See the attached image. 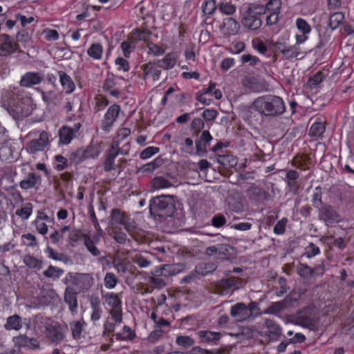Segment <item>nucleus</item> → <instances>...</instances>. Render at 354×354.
<instances>
[{
	"label": "nucleus",
	"mask_w": 354,
	"mask_h": 354,
	"mask_svg": "<svg viewBox=\"0 0 354 354\" xmlns=\"http://www.w3.org/2000/svg\"><path fill=\"white\" fill-rule=\"evenodd\" d=\"M254 111L265 116H277L285 112L283 100L274 95H264L256 98L252 103Z\"/></svg>",
	"instance_id": "obj_1"
},
{
	"label": "nucleus",
	"mask_w": 354,
	"mask_h": 354,
	"mask_svg": "<svg viewBox=\"0 0 354 354\" xmlns=\"http://www.w3.org/2000/svg\"><path fill=\"white\" fill-rule=\"evenodd\" d=\"M149 206L151 215L161 218L171 217L176 210L174 198L169 195L152 198L149 201Z\"/></svg>",
	"instance_id": "obj_2"
},
{
	"label": "nucleus",
	"mask_w": 354,
	"mask_h": 354,
	"mask_svg": "<svg viewBox=\"0 0 354 354\" xmlns=\"http://www.w3.org/2000/svg\"><path fill=\"white\" fill-rule=\"evenodd\" d=\"M261 314L262 312L259 307L258 303L256 301H251L248 305L239 302L230 308V315L239 322L249 320Z\"/></svg>",
	"instance_id": "obj_3"
},
{
	"label": "nucleus",
	"mask_w": 354,
	"mask_h": 354,
	"mask_svg": "<svg viewBox=\"0 0 354 354\" xmlns=\"http://www.w3.org/2000/svg\"><path fill=\"white\" fill-rule=\"evenodd\" d=\"M262 8H258L256 4L250 5L243 12L241 23L243 26L250 30H257L263 24L264 15L261 12Z\"/></svg>",
	"instance_id": "obj_4"
},
{
	"label": "nucleus",
	"mask_w": 354,
	"mask_h": 354,
	"mask_svg": "<svg viewBox=\"0 0 354 354\" xmlns=\"http://www.w3.org/2000/svg\"><path fill=\"white\" fill-rule=\"evenodd\" d=\"M258 8H262L261 12L265 17L266 25L270 26L275 24L281 12V0H269L265 5L256 4Z\"/></svg>",
	"instance_id": "obj_5"
},
{
	"label": "nucleus",
	"mask_w": 354,
	"mask_h": 354,
	"mask_svg": "<svg viewBox=\"0 0 354 354\" xmlns=\"http://www.w3.org/2000/svg\"><path fill=\"white\" fill-rule=\"evenodd\" d=\"M67 331L68 326L66 324L62 325L55 322L46 324L44 333L51 343L59 344L65 339Z\"/></svg>",
	"instance_id": "obj_6"
},
{
	"label": "nucleus",
	"mask_w": 354,
	"mask_h": 354,
	"mask_svg": "<svg viewBox=\"0 0 354 354\" xmlns=\"http://www.w3.org/2000/svg\"><path fill=\"white\" fill-rule=\"evenodd\" d=\"M121 111L120 106L117 103L111 104L104 113L100 122V129L109 133L118 120Z\"/></svg>",
	"instance_id": "obj_7"
},
{
	"label": "nucleus",
	"mask_w": 354,
	"mask_h": 354,
	"mask_svg": "<svg viewBox=\"0 0 354 354\" xmlns=\"http://www.w3.org/2000/svg\"><path fill=\"white\" fill-rule=\"evenodd\" d=\"M315 313L314 308H305L295 315L294 320L291 322L296 325L314 329L317 326V317Z\"/></svg>",
	"instance_id": "obj_8"
},
{
	"label": "nucleus",
	"mask_w": 354,
	"mask_h": 354,
	"mask_svg": "<svg viewBox=\"0 0 354 354\" xmlns=\"http://www.w3.org/2000/svg\"><path fill=\"white\" fill-rule=\"evenodd\" d=\"M106 304L111 307L110 314L115 324L122 322V301L118 295L113 292H109L103 295Z\"/></svg>",
	"instance_id": "obj_9"
},
{
	"label": "nucleus",
	"mask_w": 354,
	"mask_h": 354,
	"mask_svg": "<svg viewBox=\"0 0 354 354\" xmlns=\"http://www.w3.org/2000/svg\"><path fill=\"white\" fill-rule=\"evenodd\" d=\"M99 151L92 147L86 149L79 148L70 154L69 159L72 163L78 165L88 158H95L99 156Z\"/></svg>",
	"instance_id": "obj_10"
},
{
	"label": "nucleus",
	"mask_w": 354,
	"mask_h": 354,
	"mask_svg": "<svg viewBox=\"0 0 354 354\" xmlns=\"http://www.w3.org/2000/svg\"><path fill=\"white\" fill-rule=\"evenodd\" d=\"M82 127L80 122L74 124L73 127L64 125L58 131L59 143L64 145H69Z\"/></svg>",
	"instance_id": "obj_11"
},
{
	"label": "nucleus",
	"mask_w": 354,
	"mask_h": 354,
	"mask_svg": "<svg viewBox=\"0 0 354 354\" xmlns=\"http://www.w3.org/2000/svg\"><path fill=\"white\" fill-rule=\"evenodd\" d=\"M263 327L266 331L259 333L261 337H266L268 341H277L281 336V328L278 324L271 319H266Z\"/></svg>",
	"instance_id": "obj_12"
},
{
	"label": "nucleus",
	"mask_w": 354,
	"mask_h": 354,
	"mask_svg": "<svg viewBox=\"0 0 354 354\" xmlns=\"http://www.w3.org/2000/svg\"><path fill=\"white\" fill-rule=\"evenodd\" d=\"M241 280L239 278L231 277L222 279L216 282V292L221 295H226L239 288Z\"/></svg>",
	"instance_id": "obj_13"
},
{
	"label": "nucleus",
	"mask_w": 354,
	"mask_h": 354,
	"mask_svg": "<svg viewBox=\"0 0 354 354\" xmlns=\"http://www.w3.org/2000/svg\"><path fill=\"white\" fill-rule=\"evenodd\" d=\"M30 104V98H21L19 99L17 97V99H10L8 101L7 105L8 108L11 109L13 112H15L18 115H28L31 111L29 107H26L27 105Z\"/></svg>",
	"instance_id": "obj_14"
},
{
	"label": "nucleus",
	"mask_w": 354,
	"mask_h": 354,
	"mask_svg": "<svg viewBox=\"0 0 354 354\" xmlns=\"http://www.w3.org/2000/svg\"><path fill=\"white\" fill-rule=\"evenodd\" d=\"M120 153V148L118 143L115 145H112L111 148L106 152L104 161V171L110 172L115 169L116 165L115 160Z\"/></svg>",
	"instance_id": "obj_15"
},
{
	"label": "nucleus",
	"mask_w": 354,
	"mask_h": 354,
	"mask_svg": "<svg viewBox=\"0 0 354 354\" xmlns=\"http://www.w3.org/2000/svg\"><path fill=\"white\" fill-rule=\"evenodd\" d=\"M17 44L8 35H0V56L7 57L17 50Z\"/></svg>",
	"instance_id": "obj_16"
},
{
	"label": "nucleus",
	"mask_w": 354,
	"mask_h": 354,
	"mask_svg": "<svg viewBox=\"0 0 354 354\" xmlns=\"http://www.w3.org/2000/svg\"><path fill=\"white\" fill-rule=\"evenodd\" d=\"M247 194L249 199L257 204H263L270 197L267 191L258 186H251L248 189Z\"/></svg>",
	"instance_id": "obj_17"
},
{
	"label": "nucleus",
	"mask_w": 354,
	"mask_h": 354,
	"mask_svg": "<svg viewBox=\"0 0 354 354\" xmlns=\"http://www.w3.org/2000/svg\"><path fill=\"white\" fill-rule=\"evenodd\" d=\"M48 139L47 133L45 131H42L40 133L39 138L38 139H34L30 141L28 143H27V151L31 153H35L38 151H42L45 149L48 144Z\"/></svg>",
	"instance_id": "obj_18"
},
{
	"label": "nucleus",
	"mask_w": 354,
	"mask_h": 354,
	"mask_svg": "<svg viewBox=\"0 0 354 354\" xmlns=\"http://www.w3.org/2000/svg\"><path fill=\"white\" fill-rule=\"evenodd\" d=\"M296 26L301 33V35L297 34L295 35L296 44H301L308 39V35L311 32L312 28L310 24L303 18L297 19Z\"/></svg>",
	"instance_id": "obj_19"
},
{
	"label": "nucleus",
	"mask_w": 354,
	"mask_h": 354,
	"mask_svg": "<svg viewBox=\"0 0 354 354\" xmlns=\"http://www.w3.org/2000/svg\"><path fill=\"white\" fill-rule=\"evenodd\" d=\"M240 30L239 23L232 17L223 19L221 25V31L225 36H234Z\"/></svg>",
	"instance_id": "obj_20"
},
{
	"label": "nucleus",
	"mask_w": 354,
	"mask_h": 354,
	"mask_svg": "<svg viewBox=\"0 0 354 354\" xmlns=\"http://www.w3.org/2000/svg\"><path fill=\"white\" fill-rule=\"evenodd\" d=\"M12 342L16 346L19 348L27 347L32 350L40 348L39 342L36 338H29L26 335H19L14 337Z\"/></svg>",
	"instance_id": "obj_21"
},
{
	"label": "nucleus",
	"mask_w": 354,
	"mask_h": 354,
	"mask_svg": "<svg viewBox=\"0 0 354 354\" xmlns=\"http://www.w3.org/2000/svg\"><path fill=\"white\" fill-rule=\"evenodd\" d=\"M43 80V76L37 72H26L21 75L19 85L22 87L31 88L39 84Z\"/></svg>",
	"instance_id": "obj_22"
},
{
	"label": "nucleus",
	"mask_w": 354,
	"mask_h": 354,
	"mask_svg": "<svg viewBox=\"0 0 354 354\" xmlns=\"http://www.w3.org/2000/svg\"><path fill=\"white\" fill-rule=\"evenodd\" d=\"M212 139L213 138L209 131H203L199 139L195 142L197 153L201 154L205 153Z\"/></svg>",
	"instance_id": "obj_23"
},
{
	"label": "nucleus",
	"mask_w": 354,
	"mask_h": 354,
	"mask_svg": "<svg viewBox=\"0 0 354 354\" xmlns=\"http://www.w3.org/2000/svg\"><path fill=\"white\" fill-rule=\"evenodd\" d=\"M292 167H296L300 170H308L312 165L311 158L306 154H298L293 157L291 160Z\"/></svg>",
	"instance_id": "obj_24"
},
{
	"label": "nucleus",
	"mask_w": 354,
	"mask_h": 354,
	"mask_svg": "<svg viewBox=\"0 0 354 354\" xmlns=\"http://www.w3.org/2000/svg\"><path fill=\"white\" fill-rule=\"evenodd\" d=\"M59 82L66 94H71L75 90V84L73 79L65 71H57Z\"/></svg>",
	"instance_id": "obj_25"
},
{
	"label": "nucleus",
	"mask_w": 354,
	"mask_h": 354,
	"mask_svg": "<svg viewBox=\"0 0 354 354\" xmlns=\"http://www.w3.org/2000/svg\"><path fill=\"white\" fill-rule=\"evenodd\" d=\"M178 59V53L171 51L167 53L165 57L158 61L157 65L158 68L163 70H169L173 68L176 64Z\"/></svg>",
	"instance_id": "obj_26"
},
{
	"label": "nucleus",
	"mask_w": 354,
	"mask_h": 354,
	"mask_svg": "<svg viewBox=\"0 0 354 354\" xmlns=\"http://www.w3.org/2000/svg\"><path fill=\"white\" fill-rule=\"evenodd\" d=\"M299 177V173L293 169H290L286 174V182L290 192L297 194L299 189V184L297 180Z\"/></svg>",
	"instance_id": "obj_27"
},
{
	"label": "nucleus",
	"mask_w": 354,
	"mask_h": 354,
	"mask_svg": "<svg viewBox=\"0 0 354 354\" xmlns=\"http://www.w3.org/2000/svg\"><path fill=\"white\" fill-rule=\"evenodd\" d=\"M151 34V31L147 28H135L131 32L130 40L136 44L141 41L147 44L149 41Z\"/></svg>",
	"instance_id": "obj_28"
},
{
	"label": "nucleus",
	"mask_w": 354,
	"mask_h": 354,
	"mask_svg": "<svg viewBox=\"0 0 354 354\" xmlns=\"http://www.w3.org/2000/svg\"><path fill=\"white\" fill-rule=\"evenodd\" d=\"M41 176L34 172H30L28 174L26 179L22 180L19 186L22 189H30L35 187L41 183Z\"/></svg>",
	"instance_id": "obj_29"
},
{
	"label": "nucleus",
	"mask_w": 354,
	"mask_h": 354,
	"mask_svg": "<svg viewBox=\"0 0 354 354\" xmlns=\"http://www.w3.org/2000/svg\"><path fill=\"white\" fill-rule=\"evenodd\" d=\"M319 216L321 219L324 221H340L339 220H337L338 216L337 213L335 209L329 205H325L319 208Z\"/></svg>",
	"instance_id": "obj_30"
},
{
	"label": "nucleus",
	"mask_w": 354,
	"mask_h": 354,
	"mask_svg": "<svg viewBox=\"0 0 354 354\" xmlns=\"http://www.w3.org/2000/svg\"><path fill=\"white\" fill-rule=\"evenodd\" d=\"M64 301L68 305L69 309L74 313L77 308V292L71 287H67L64 292Z\"/></svg>",
	"instance_id": "obj_31"
},
{
	"label": "nucleus",
	"mask_w": 354,
	"mask_h": 354,
	"mask_svg": "<svg viewBox=\"0 0 354 354\" xmlns=\"http://www.w3.org/2000/svg\"><path fill=\"white\" fill-rule=\"evenodd\" d=\"M287 304L288 301L286 300L272 302L263 311L262 313L266 315H279L280 313L287 308Z\"/></svg>",
	"instance_id": "obj_32"
},
{
	"label": "nucleus",
	"mask_w": 354,
	"mask_h": 354,
	"mask_svg": "<svg viewBox=\"0 0 354 354\" xmlns=\"http://www.w3.org/2000/svg\"><path fill=\"white\" fill-rule=\"evenodd\" d=\"M4 328L8 330H19L22 328V319L18 315H13L6 319Z\"/></svg>",
	"instance_id": "obj_33"
},
{
	"label": "nucleus",
	"mask_w": 354,
	"mask_h": 354,
	"mask_svg": "<svg viewBox=\"0 0 354 354\" xmlns=\"http://www.w3.org/2000/svg\"><path fill=\"white\" fill-rule=\"evenodd\" d=\"M326 130L325 122L315 121L310 127L309 136L312 138H322Z\"/></svg>",
	"instance_id": "obj_34"
},
{
	"label": "nucleus",
	"mask_w": 354,
	"mask_h": 354,
	"mask_svg": "<svg viewBox=\"0 0 354 354\" xmlns=\"http://www.w3.org/2000/svg\"><path fill=\"white\" fill-rule=\"evenodd\" d=\"M103 46L100 43H94L87 49V55L94 60H100L102 58Z\"/></svg>",
	"instance_id": "obj_35"
},
{
	"label": "nucleus",
	"mask_w": 354,
	"mask_h": 354,
	"mask_svg": "<svg viewBox=\"0 0 354 354\" xmlns=\"http://www.w3.org/2000/svg\"><path fill=\"white\" fill-rule=\"evenodd\" d=\"M109 104V100L106 95L98 93L94 97V110L95 112L104 110Z\"/></svg>",
	"instance_id": "obj_36"
},
{
	"label": "nucleus",
	"mask_w": 354,
	"mask_h": 354,
	"mask_svg": "<svg viewBox=\"0 0 354 354\" xmlns=\"http://www.w3.org/2000/svg\"><path fill=\"white\" fill-rule=\"evenodd\" d=\"M324 76L322 71H318L311 77H310L306 83V88L311 91L317 89L324 80Z\"/></svg>",
	"instance_id": "obj_37"
},
{
	"label": "nucleus",
	"mask_w": 354,
	"mask_h": 354,
	"mask_svg": "<svg viewBox=\"0 0 354 354\" xmlns=\"http://www.w3.org/2000/svg\"><path fill=\"white\" fill-rule=\"evenodd\" d=\"M218 10L224 15H232L236 12V8L230 0H222L218 3Z\"/></svg>",
	"instance_id": "obj_38"
},
{
	"label": "nucleus",
	"mask_w": 354,
	"mask_h": 354,
	"mask_svg": "<svg viewBox=\"0 0 354 354\" xmlns=\"http://www.w3.org/2000/svg\"><path fill=\"white\" fill-rule=\"evenodd\" d=\"M218 254L225 259L233 258L235 256L234 248L227 244H219L218 245Z\"/></svg>",
	"instance_id": "obj_39"
},
{
	"label": "nucleus",
	"mask_w": 354,
	"mask_h": 354,
	"mask_svg": "<svg viewBox=\"0 0 354 354\" xmlns=\"http://www.w3.org/2000/svg\"><path fill=\"white\" fill-rule=\"evenodd\" d=\"M163 163V159L158 156L153 159L152 161L143 165L140 167V171L143 173H150L156 169L160 167Z\"/></svg>",
	"instance_id": "obj_40"
},
{
	"label": "nucleus",
	"mask_w": 354,
	"mask_h": 354,
	"mask_svg": "<svg viewBox=\"0 0 354 354\" xmlns=\"http://www.w3.org/2000/svg\"><path fill=\"white\" fill-rule=\"evenodd\" d=\"M151 186L153 189H160L171 187V183L163 176H156L151 180Z\"/></svg>",
	"instance_id": "obj_41"
},
{
	"label": "nucleus",
	"mask_w": 354,
	"mask_h": 354,
	"mask_svg": "<svg viewBox=\"0 0 354 354\" xmlns=\"http://www.w3.org/2000/svg\"><path fill=\"white\" fill-rule=\"evenodd\" d=\"M344 20V15L342 12H335L329 17L328 26L332 30L337 29Z\"/></svg>",
	"instance_id": "obj_42"
},
{
	"label": "nucleus",
	"mask_w": 354,
	"mask_h": 354,
	"mask_svg": "<svg viewBox=\"0 0 354 354\" xmlns=\"http://www.w3.org/2000/svg\"><path fill=\"white\" fill-rule=\"evenodd\" d=\"M202 11L205 15H212L216 8H218V4H216L215 0H205L201 6Z\"/></svg>",
	"instance_id": "obj_43"
},
{
	"label": "nucleus",
	"mask_w": 354,
	"mask_h": 354,
	"mask_svg": "<svg viewBox=\"0 0 354 354\" xmlns=\"http://www.w3.org/2000/svg\"><path fill=\"white\" fill-rule=\"evenodd\" d=\"M216 269V265L214 263H201L196 267V272L201 275H206Z\"/></svg>",
	"instance_id": "obj_44"
},
{
	"label": "nucleus",
	"mask_w": 354,
	"mask_h": 354,
	"mask_svg": "<svg viewBox=\"0 0 354 354\" xmlns=\"http://www.w3.org/2000/svg\"><path fill=\"white\" fill-rule=\"evenodd\" d=\"M199 337L206 342L218 341L221 338V333L209 330H201L198 333Z\"/></svg>",
	"instance_id": "obj_45"
},
{
	"label": "nucleus",
	"mask_w": 354,
	"mask_h": 354,
	"mask_svg": "<svg viewBox=\"0 0 354 354\" xmlns=\"http://www.w3.org/2000/svg\"><path fill=\"white\" fill-rule=\"evenodd\" d=\"M279 49L283 57L288 59L296 58L299 54V48L296 46H283Z\"/></svg>",
	"instance_id": "obj_46"
},
{
	"label": "nucleus",
	"mask_w": 354,
	"mask_h": 354,
	"mask_svg": "<svg viewBox=\"0 0 354 354\" xmlns=\"http://www.w3.org/2000/svg\"><path fill=\"white\" fill-rule=\"evenodd\" d=\"M129 216L127 213L119 208H114L111 211V221H129Z\"/></svg>",
	"instance_id": "obj_47"
},
{
	"label": "nucleus",
	"mask_w": 354,
	"mask_h": 354,
	"mask_svg": "<svg viewBox=\"0 0 354 354\" xmlns=\"http://www.w3.org/2000/svg\"><path fill=\"white\" fill-rule=\"evenodd\" d=\"M297 270L298 274L304 278L310 279L312 277H315V270H313L311 268L308 266L306 264L300 263L297 268Z\"/></svg>",
	"instance_id": "obj_48"
},
{
	"label": "nucleus",
	"mask_w": 354,
	"mask_h": 354,
	"mask_svg": "<svg viewBox=\"0 0 354 354\" xmlns=\"http://www.w3.org/2000/svg\"><path fill=\"white\" fill-rule=\"evenodd\" d=\"M148 48V54L153 55L156 57H159L165 53V49L160 45L153 43V41H148L146 44Z\"/></svg>",
	"instance_id": "obj_49"
},
{
	"label": "nucleus",
	"mask_w": 354,
	"mask_h": 354,
	"mask_svg": "<svg viewBox=\"0 0 354 354\" xmlns=\"http://www.w3.org/2000/svg\"><path fill=\"white\" fill-rule=\"evenodd\" d=\"M82 241L88 250L93 255L98 256L100 254V250L95 245V241L91 239L88 236H82Z\"/></svg>",
	"instance_id": "obj_50"
},
{
	"label": "nucleus",
	"mask_w": 354,
	"mask_h": 354,
	"mask_svg": "<svg viewBox=\"0 0 354 354\" xmlns=\"http://www.w3.org/2000/svg\"><path fill=\"white\" fill-rule=\"evenodd\" d=\"M55 165L54 168L57 171H62L68 167V159L61 154L55 156Z\"/></svg>",
	"instance_id": "obj_51"
},
{
	"label": "nucleus",
	"mask_w": 354,
	"mask_h": 354,
	"mask_svg": "<svg viewBox=\"0 0 354 354\" xmlns=\"http://www.w3.org/2000/svg\"><path fill=\"white\" fill-rule=\"evenodd\" d=\"M84 321H75L70 323L71 330L74 339H79L83 329Z\"/></svg>",
	"instance_id": "obj_52"
},
{
	"label": "nucleus",
	"mask_w": 354,
	"mask_h": 354,
	"mask_svg": "<svg viewBox=\"0 0 354 354\" xmlns=\"http://www.w3.org/2000/svg\"><path fill=\"white\" fill-rule=\"evenodd\" d=\"M240 61L243 64H248L252 67L257 66L261 62L259 57L250 54H243L241 55Z\"/></svg>",
	"instance_id": "obj_53"
},
{
	"label": "nucleus",
	"mask_w": 354,
	"mask_h": 354,
	"mask_svg": "<svg viewBox=\"0 0 354 354\" xmlns=\"http://www.w3.org/2000/svg\"><path fill=\"white\" fill-rule=\"evenodd\" d=\"M241 332L238 333H230L231 336H234L236 337H243L246 339H251L253 337L254 327V326H242L241 328Z\"/></svg>",
	"instance_id": "obj_54"
},
{
	"label": "nucleus",
	"mask_w": 354,
	"mask_h": 354,
	"mask_svg": "<svg viewBox=\"0 0 354 354\" xmlns=\"http://www.w3.org/2000/svg\"><path fill=\"white\" fill-rule=\"evenodd\" d=\"M24 263L30 268H38L40 269L41 268L42 262L41 261L35 258L34 257L26 254L24 257Z\"/></svg>",
	"instance_id": "obj_55"
},
{
	"label": "nucleus",
	"mask_w": 354,
	"mask_h": 354,
	"mask_svg": "<svg viewBox=\"0 0 354 354\" xmlns=\"http://www.w3.org/2000/svg\"><path fill=\"white\" fill-rule=\"evenodd\" d=\"M32 212V207L30 203H26L25 205L21 207L20 209H17L16 214L19 216L21 219L26 220L29 218Z\"/></svg>",
	"instance_id": "obj_56"
},
{
	"label": "nucleus",
	"mask_w": 354,
	"mask_h": 354,
	"mask_svg": "<svg viewBox=\"0 0 354 354\" xmlns=\"http://www.w3.org/2000/svg\"><path fill=\"white\" fill-rule=\"evenodd\" d=\"M218 162L225 167H234L237 164V158L232 155H224L219 157Z\"/></svg>",
	"instance_id": "obj_57"
},
{
	"label": "nucleus",
	"mask_w": 354,
	"mask_h": 354,
	"mask_svg": "<svg viewBox=\"0 0 354 354\" xmlns=\"http://www.w3.org/2000/svg\"><path fill=\"white\" fill-rule=\"evenodd\" d=\"M243 85L245 88L252 92H259L258 82L254 77H246L243 80Z\"/></svg>",
	"instance_id": "obj_58"
},
{
	"label": "nucleus",
	"mask_w": 354,
	"mask_h": 354,
	"mask_svg": "<svg viewBox=\"0 0 354 354\" xmlns=\"http://www.w3.org/2000/svg\"><path fill=\"white\" fill-rule=\"evenodd\" d=\"M160 151V149L158 147L150 146L143 149L140 154V158L142 160H146L151 158Z\"/></svg>",
	"instance_id": "obj_59"
},
{
	"label": "nucleus",
	"mask_w": 354,
	"mask_h": 354,
	"mask_svg": "<svg viewBox=\"0 0 354 354\" xmlns=\"http://www.w3.org/2000/svg\"><path fill=\"white\" fill-rule=\"evenodd\" d=\"M252 48L260 54L264 55L268 51V47L266 44L259 38L253 39L252 41Z\"/></svg>",
	"instance_id": "obj_60"
},
{
	"label": "nucleus",
	"mask_w": 354,
	"mask_h": 354,
	"mask_svg": "<svg viewBox=\"0 0 354 354\" xmlns=\"http://www.w3.org/2000/svg\"><path fill=\"white\" fill-rule=\"evenodd\" d=\"M63 270L59 268H57L53 266H50L44 272V275L48 278H59L62 274Z\"/></svg>",
	"instance_id": "obj_61"
},
{
	"label": "nucleus",
	"mask_w": 354,
	"mask_h": 354,
	"mask_svg": "<svg viewBox=\"0 0 354 354\" xmlns=\"http://www.w3.org/2000/svg\"><path fill=\"white\" fill-rule=\"evenodd\" d=\"M136 44L132 40L124 41L121 43L120 48L125 58L130 57L131 49L135 48Z\"/></svg>",
	"instance_id": "obj_62"
},
{
	"label": "nucleus",
	"mask_w": 354,
	"mask_h": 354,
	"mask_svg": "<svg viewBox=\"0 0 354 354\" xmlns=\"http://www.w3.org/2000/svg\"><path fill=\"white\" fill-rule=\"evenodd\" d=\"M145 75L151 76L153 80H158L160 79L161 71L156 67L152 66L146 65L144 68Z\"/></svg>",
	"instance_id": "obj_63"
},
{
	"label": "nucleus",
	"mask_w": 354,
	"mask_h": 354,
	"mask_svg": "<svg viewBox=\"0 0 354 354\" xmlns=\"http://www.w3.org/2000/svg\"><path fill=\"white\" fill-rule=\"evenodd\" d=\"M118 281V280L113 273L109 272L106 274L104 277V285L107 288H113L116 286Z\"/></svg>",
	"instance_id": "obj_64"
}]
</instances>
